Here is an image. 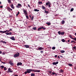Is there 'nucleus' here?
Segmentation results:
<instances>
[{
    "label": "nucleus",
    "instance_id": "64",
    "mask_svg": "<svg viewBox=\"0 0 76 76\" xmlns=\"http://www.w3.org/2000/svg\"><path fill=\"white\" fill-rule=\"evenodd\" d=\"M58 58H60V56H58Z\"/></svg>",
    "mask_w": 76,
    "mask_h": 76
},
{
    "label": "nucleus",
    "instance_id": "57",
    "mask_svg": "<svg viewBox=\"0 0 76 76\" xmlns=\"http://www.w3.org/2000/svg\"><path fill=\"white\" fill-rule=\"evenodd\" d=\"M48 6H49V7H50V4H49Z\"/></svg>",
    "mask_w": 76,
    "mask_h": 76
},
{
    "label": "nucleus",
    "instance_id": "9",
    "mask_svg": "<svg viewBox=\"0 0 76 76\" xmlns=\"http://www.w3.org/2000/svg\"><path fill=\"white\" fill-rule=\"evenodd\" d=\"M27 72L28 73H31V72L30 69H27Z\"/></svg>",
    "mask_w": 76,
    "mask_h": 76
},
{
    "label": "nucleus",
    "instance_id": "53",
    "mask_svg": "<svg viewBox=\"0 0 76 76\" xmlns=\"http://www.w3.org/2000/svg\"><path fill=\"white\" fill-rule=\"evenodd\" d=\"M60 57H61L62 58H63V56L61 55L60 56Z\"/></svg>",
    "mask_w": 76,
    "mask_h": 76
},
{
    "label": "nucleus",
    "instance_id": "34",
    "mask_svg": "<svg viewBox=\"0 0 76 76\" xmlns=\"http://www.w3.org/2000/svg\"><path fill=\"white\" fill-rule=\"evenodd\" d=\"M39 4H42V2L41 1H39L38 2Z\"/></svg>",
    "mask_w": 76,
    "mask_h": 76
},
{
    "label": "nucleus",
    "instance_id": "18",
    "mask_svg": "<svg viewBox=\"0 0 76 76\" xmlns=\"http://www.w3.org/2000/svg\"><path fill=\"white\" fill-rule=\"evenodd\" d=\"M73 50H76V47L74 46L72 48Z\"/></svg>",
    "mask_w": 76,
    "mask_h": 76
},
{
    "label": "nucleus",
    "instance_id": "63",
    "mask_svg": "<svg viewBox=\"0 0 76 76\" xmlns=\"http://www.w3.org/2000/svg\"><path fill=\"white\" fill-rule=\"evenodd\" d=\"M75 35H76V33H75Z\"/></svg>",
    "mask_w": 76,
    "mask_h": 76
},
{
    "label": "nucleus",
    "instance_id": "58",
    "mask_svg": "<svg viewBox=\"0 0 76 76\" xmlns=\"http://www.w3.org/2000/svg\"><path fill=\"white\" fill-rule=\"evenodd\" d=\"M68 42H70V40H68Z\"/></svg>",
    "mask_w": 76,
    "mask_h": 76
},
{
    "label": "nucleus",
    "instance_id": "4",
    "mask_svg": "<svg viewBox=\"0 0 76 76\" xmlns=\"http://www.w3.org/2000/svg\"><path fill=\"white\" fill-rule=\"evenodd\" d=\"M19 53H18V54L17 53H15L14 55V57L15 58H16V57H19Z\"/></svg>",
    "mask_w": 76,
    "mask_h": 76
},
{
    "label": "nucleus",
    "instance_id": "40",
    "mask_svg": "<svg viewBox=\"0 0 76 76\" xmlns=\"http://www.w3.org/2000/svg\"><path fill=\"white\" fill-rule=\"evenodd\" d=\"M34 16H33L31 18V20H33V19H34Z\"/></svg>",
    "mask_w": 76,
    "mask_h": 76
},
{
    "label": "nucleus",
    "instance_id": "15",
    "mask_svg": "<svg viewBox=\"0 0 76 76\" xmlns=\"http://www.w3.org/2000/svg\"><path fill=\"white\" fill-rule=\"evenodd\" d=\"M6 31H0V32H1V33H2L3 34H4V33H6Z\"/></svg>",
    "mask_w": 76,
    "mask_h": 76
},
{
    "label": "nucleus",
    "instance_id": "54",
    "mask_svg": "<svg viewBox=\"0 0 76 76\" xmlns=\"http://www.w3.org/2000/svg\"><path fill=\"white\" fill-rule=\"evenodd\" d=\"M55 58L57 57V55H55Z\"/></svg>",
    "mask_w": 76,
    "mask_h": 76
},
{
    "label": "nucleus",
    "instance_id": "37",
    "mask_svg": "<svg viewBox=\"0 0 76 76\" xmlns=\"http://www.w3.org/2000/svg\"><path fill=\"white\" fill-rule=\"evenodd\" d=\"M36 27H34L32 28V29H33L34 30H36Z\"/></svg>",
    "mask_w": 76,
    "mask_h": 76
},
{
    "label": "nucleus",
    "instance_id": "62",
    "mask_svg": "<svg viewBox=\"0 0 76 76\" xmlns=\"http://www.w3.org/2000/svg\"><path fill=\"white\" fill-rule=\"evenodd\" d=\"M2 63H3V64H5V62H2Z\"/></svg>",
    "mask_w": 76,
    "mask_h": 76
},
{
    "label": "nucleus",
    "instance_id": "52",
    "mask_svg": "<svg viewBox=\"0 0 76 76\" xmlns=\"http://www.w3.org/2000/svg\"><path fill=\"white\" fill-rule=\"evenodd\" d=\"M0 8H3V6H0Z\"/></svg>",
    "mask_w": 76,
    "mask_h": 76
},
{
    "label": "nucleus",
    "instance_id": "47",
    "mask_svg": "<svg viewBox=\"0 0 76 76\" xmlns=\"http://www.w3.org/2000/svg\"><path fill=\"white\" fill-rule=\"evenodd\" d=\"M71 42H72H72H74V43H75V41H73V40L72 41H71Z\"/></svg>",
    "mask_w": 76,
    "mask_h": 76
},
{
    "label": "nucleus",
    "instance_id": "30",
    "mask_svg": "<svg viewBox=\"0 0 76 76\" xmlns=\"http://www.w3.org/2000/svg\"><path fill=\"white\" fill-rule=\"evenodd\" d=\"M7 1L9 3H11V1H10V0H8Z\"/></svg>",
    "mask_w": 76,
    "mask_h": 76
},
{
    "label": "nucleus",
    "instance_id": "24",
    "mask_svg": "<svg viewBox=\"0 0 76 76\" xmlns=\"http://www.w3.org/2000/svg\"><path fill=\"white\" fill-rule=\"evenodd\" d=\"M18 6H20L21 7H22V5H21V4H18Z\"/></svg>",
    "mask_w": 76,
    "mask_h": 76
},
{
    "label": "nucleus",
    "instance_id": "46",
    "mask_svg": "<svg viewBox=\"0 0 76 76\" xmlns=\"http://www.w3.org/2000/svg\"><path fill=\"white\" fill-rule=\"evenodd\" d=\"M27 73H28V72H24V74H25V75H26V74H27Z\"/></svg>",
    "mask_w": 76,
    "mask_h": 76
},
{
    "label": "nucleus",
    "instance_id": "36",
    "mask_svg": "<svg viewBox=\"0 0 76 76\" xmlns=\"http://www.w3.org/2000/svg\"><path fill=\"white\" fill-rule=\"evenodd\" d=\"M25 16L26 18H27L28 19H29V17H28V16H27L26 15H25Z\"/></svg>",
    "mask_w": 76,
    "mask_h": 76
},
{
    "label": "nucleus",
    "instance_id": "17",
    "mask_svg": "<svg viewBox=\"0 0 76 76\" xmlns=\"http://www.w3.org/2000/svg\"><path fill=\"white\" fill-rule=\"evenodd\" d=\"M1 42H2L3 44H6V42L5 41H3V40H1Z\"/></svg>",
    "mask_w": 76,
    "mask_h": 76
},
{
    "label": "nucleus",
    "instance_id": "38",
    "mask_svg": "<svg viewBox=\"0 0 76 76\" xmlns=\"http://www.w3.org/2000/svg\"><path fill=\"white\" fill-rule=\"evenodd\" d=\"M61 41L62 42H64L65 41V40H64V39H62Z\"/></svg>",
    "mask_w": 76,
    "mask_h": 76
},
{
    "label": "nucleus",
    "instance_id": "42",
    "mask_svg": "<svg viewBox=\"0 0 76 76\" xmlns=\"http://www.w3.org/2000/svg\"><path fill=\"white\" fill-rule=\"evenodd\" d=\"M7 70V68L6 67H4V70Z\"/></svg>",
    "mask_w": 76,
    "mask_h": 76
},
{
    "label": "nucleus",
    "instance_id": "55",
    "mask_svg": "<svg viewBox=\"0 0 76 76\" xmlns=\"http://www.w3.org/2000/svg\"><path fill=\"white\" fill-rule=\"evenodd\" d=\"M2 53V52L1 51H0V54H1Z\"/></svg>",
    "mask_w": 76,
    "mask_h": 76
},
{
    "label": "nucleus",
    "instance_id": "26",
    "mask_svg": "<svg viewBox=\"0 0 76 76\" xmlns=\"http://www.w3.org/2000/svg\"><path fill=\"white\" fill-rule=\"evenodd\" d=\"M65 22L64 20H63L61 21V23L62 24H64V23H65Z\"/></svg>",
    "mask_w": 76,
    "mask_h": 76
},
{
    "label": "nucleus",
    "instance_id": "3",
    "mask_svg": "<svg viewBox=\"0 0 76 76\" xmlns=\"http://www.w3.org/2000/svg\"><path fill=\"white\" fill-rule=\"evenodd\" d=\"M58 34L59 35H64V32H61L60 31H59L58 32Z\"/></svg>",
    "mask_w": 76,
    "mask_h": 76
},
{
    "label": "nucleus",
    "instance_id": "25",
    "mask_svg": "<svg viewBox=\"0 0 76 76\" xmlns=\"http://www.w3.org/2000/svg\"><path fill=\"white\" fill-rule=\"evenodd\" d=\"M41 29H42V27H39L38 28V31H39V30H41Z\"/></svg>",
    "mask_w": 76,
    "mask_h": 76
},
{
    "label": "nucleus",
    "instance_id": "43",
    "mask_svg": "<svg viewBox=\"0 0 76 76\" xmlns=\"http://www.w3.org/2000/svg\"><path fill=\"white\" fill-rule=\"evenodd\" d=\"M10 73H12L13 72V71H12L10 70L9 72Z\"/></svg>",
    "mask_w": 76,
    "mask_h": 76
},
{
    "label": "nucleus",
    "instance_id": "13",
    "mask_svg": "<svg viewBox=\"0 0 76 76\" xmlns=\"http://www.w3.org/2000/svg\"><path fill=\"white\" fill-rule=\"evenodd\" d=\"M38 49L39 50H42V49H43V48L42 47H40L38 48Z\"/></svg>",
    "mask_w": 76,
    "mask_h": 76
},
{
    "label": "nucleus",
    "instance_id": "12",
    "mask_svg": "<svg viewBox=\"0 0 76 76\" xmlns=\"http://www.w3.org/2000/svg\"><path fill=\"white\" fill-rule=\"evenodd\" d=\"M25 48H29V46L28 45H25Z\"/></svg>",
    "mask_w": 76,
    "mask_h": 76
},
{
    "label": "nucleus",
    "instance_id": "2",
    "mask_svg": "<svg viewBox=\"0 0 76 76\" xmlns=\"http://www.w3.org/2000/svg\"><path fill=\"white\" fill-rule=\"evenodd\" d=\"M23 14H25V15H28V12H27V10H26L24 9V8L23 9Z\"/></svg>",
    "mask_w": 76,
    "mask_h": 76
},
{
    "label": "nucleus",
    "instance_id": "21",
    "mask_svg": "<svg viewBox=\"0 0 76 76\" xmlns=\"http://www.w3.org/2000/svg\"><path fill=\"white\" fill-rule=\"evenodd\" d=\"M41 27H42V29H43V30H45V29H46V28H45L43 26H42Z\"/></svg>",
    "mask_w": 76,
    "mask_h": 76
},
{
    "label": "nucleus",
    "instance_id": "29",
    "mask_svg": "<svg viewBox=\"0 0 76 76\" xmlns=\"http://www.w3.org/2000/svg\"><path fill=\"white\" fill-rule=\"evenodd\" d=\"M31 76H35V74L33 73H31Z\"/></svg>",
    "mask_w": 76,
    "mask_h": 76
},
{
    "label": "nucleus",
    "instance_id": "31",
    "mask_svg": "<svg viewBox=\"0 0 76 76\" xmlns=\"http://www.w3.org/2000/svg\"><path fill=\"white\" fill-rule=\"evenodd\" d=\"M74 9L73 8H71L70 10V12H73Z\"/></svg>",
    "mask_w": 76,
    "mask_h": 76
},
{
    "label": "nucleus",
    "instance_id": "1",
    "mask_svg": "<svg viewBox=\"0 0 76 76\" xmlns=\"http://www.w3.org/2000/svg\"><path fill=\"white\" fill-rule=\"evenodd\" d=\"M31 72H40V70L34 69H30Z\"/></svg>",
    "mask_w": 76,
    "mask_h": 76
},
{
    "label": "nucleus",
    "instance_id": "39",
    "mask_svg": "<svg viewBox=\"0 0 76 76\" xmlns=\"http://www.w3.org/2000/svg\"><path fill=\"white\" fill-rule=\"evenodd\" d=\"M10 31V30H6L5 31L6 32H9Z\"/></svg>",
    "mask_w": 76,
    "mask_h": 76
},
{
    "label": "nucleus",
    "instance_id": "28",
    "mask_svg": "<svg viewBox=\"0 0 76 76\" xmlns=\"http://www.w3.org/2000/svg\"><path fill=\"white\" fill-rule=\"evenodd\" d=\"M46 24H47L48 25H51V23H46Z\"/></svg>",
    "mask_w": 76,
    "mask_h": 76
},
{
    "label": "nucleus",
    "instance_id": "48",
    "mask_svg": "<svg viewBox=\"0 0 76 76\" xmlns=\"http://www.w3.org/2000/svg\"><path fill=\"white\" fill-rule=\"evenodd\" d=\"M28 5L29 7H31V6H30V5H29V4H28Z\"/></svg>",
    "mask_w": 76,
    "mask_h": 76
},
{
    "label": "nucleus",
    "instance_id": "16",
    "mask_svg": "<svg viewBox=\"0 0 76 76\" xmlns=\"http://www.w3.org/2000/svg\"><path fill=\"white\" fill-rule=\"evenodd\" d=\"M64 52H65V51L64 50H61L60 51V53H64Z\"/></svg>",
    "mask_w": 76,
    "mask_h": 76
},
{
    "label": "nucleus",
    "instance_id": "33",
    "mask_svg": "<svg viewBox=\"0 0 76 76\" xmlns=\"http://www.w3.org/2000/svg\"><path fill=\"white\" fill-rule=\"evenodd\" d=\"M0 67H1V69H3V68H4V66H0Z\"/></svg>",
    "mask_w": 76,
    "mask_h": 76
},
{
    "label": "nucleus",
    "instance_id": "32",
    "mask_svg": "<svg viewBox=\"0 0 76 76\" xmlns=\"http://www.w3.org/2000/svg\"><path fill=\"white\" fill-rule=\"evenodd\" d=\"M52 50H55L56 49V47H53L52 48Z\"/></svg>",
    "mask_w": 76,
    "mask_h": 76
},
{
    "label": "nucleus",
    "instance_id": "49",
    "mask_svg": "<svg viewBox=\"0 0 76 76\" xmlns=\"http://www.w3.org/2000/svg\"><path fill=\"white\" fill-rule=\"evenodd\" d=\"M2 54L3 55H4V54H5V53H2Z\"/></svg>",
    "mask_w": 76,
    "mask_h": 76
},
{
    "label": "nucleus",
    "instance_id": "44",
    "mask_svg": "<svg viewBox=\"0 0 76 76\" xmlns=\"http://www.w3.org/2000/svg\"><path fill=\"white\" fill-rule=\"evenodd\" d=\"M19 14V12H18V13L16 14V16H18Z\"/></svg>",
    "mask_w": 76,
    "mask_h": 76
},
{
    "label": "nucleus",
    "instance_id": "50",
    "mask_svg": "<svg viewBox=\"0 0 76 76\" xmlns=\"http://www.w3.org/2000/svg\"><path fill=\"white\" fill-rule=\"evenodd\" d=\"M49 73H50V74H51V71H50L49 72Z\"/></svg>",
    "mask_w": 76,
    "mask_h": 76
},
{
    "label": "nucleus",
    "instance_id": "10",
    "mask_svg": "<svg viewBox=\"0 0 76 76\" xmlns=\"http://www.w3.org/2000/svg\"><path fill=\"white\" fill-rule=\"evenodd\" d=\"M10 39H11L12 40H13L14 41L15 40V37H12L10 38Z\"/></svg>",
    "mask_w": 76,
    "mask_h": 76
},
{
    "label": "nucleus",
    "instance_id": "8",
    "mask_svg": "<svg viewBox=\"0 0 76 76\" xmlns=\"http://www.w3.org/2000/svg\"><path fill=\"white\" fill-rule=\"evenodd\" d=\"M58 63V62L57 61L56 62H53L52 63V64L53 65H55V64H57Z\"/></svg>",
    "mask_w": 76,
    "mask_h": 76
},
{
    "label": "nucleus",
    "instance_id": "35",
    "mask_svg": "<svg viewBox=\"0 0 76 76\" xmlns=\"http://www.w3.org/2000/svg\"><path fill=\"white\" fill-rule=\"evenodd\" d=\"M69 37H70V38H71V39H73V38H72V36L71 35H69Z\"/></svg>",
    "mask_w": 76,
    "mask_h": 76
},
{
    "label": "nucleus",
    "instance_id": "59",
    "mask_svg": "<svg viewBox=\"0 0 76 76\" xmlns=\"http://www.w3.org/2000/svg\"><path fill=\"white\" fill-rule=\"evenodd\" d=\"M15 76H18V75H15Z\"/></svg>",
    "mask_w": 76,
    "mask_h": 76
},
{
    "label": "nucleus",
    "instance_id": "61",
    "mask_svg": "<svg viewBox=\"0 0 76 76\" xmlns=\"http://www.w3.org/2000/svg\"><path fill=\"white\" fill-rule=\"evenodd\" d=\"M10 10H11V11H12V9H10Z\"/></svg>",
    "mask_w": 76,
    "mask_h": 76
},
{
    "label": "nucleus",
    "instance_id": "60",
    "mask_svg": "<svg viewBox=\"0 0 76 76\" xmlns=\"http://www.w3.org/2000/svg\"><path fill=\"white\" fill-rule=\"evenodd\" d=\"M10 31H12V29H10Z\"/></svg>",
    "mask_w": 76,
    "mask_h": 76
},
{
    "label": "nucleus",
    "instance_id": "20",
    "mask_svg": "<svg viewBox=\"0 0 76 76\" xmlns=\"http://www.w3.org/2000/svg\"><path fill=\"white\" fill-rule=\"evenodd\" d=\"M53 75H55L56 76H57V74L56 73H54V72H52Z\"/></svg>",
    "mask_w": 76,
    "mask_h": 76
},
{
    "label": "nucleus",
    "instance_id": "22",
    "mask_svg": "<svg viewBox=\"0 0 76 76\" xmlns=\"http://www.w3.org/2000/svg\"><path fill=\"white\" fill-rule=\"evenodd\" d=\"M45 12L46 14H48V11L46 10H45Z\"/></svg>",
    "mask_w": 76,
    "mask_h": 76
},
{
    "label": "nucleus",
    "instance_id": "51",
    "mask_svg": "<svg viewBox=\"0 0 76 76\" xmlns=\"http://www.w3.org/2000/svg\"><path fill=\"white\" fill-rule=\"evenodd\" d=\"M41 53H43V51H41Z\"/></svg>",
    "mask_w": 76,
    "mask_h": 76
},
{
    "label": "nucleus",
    "instance_id": "14",
    "mask_svg": "<svg viewBox=\"0 0 76 76\" xmlns=\"http://www.w3.org/2000/svg\"><path fill=\"white\" fill-rule=\"evenodd\" d=\"M49 4H50V1H48V2L46 3V6H48Z\"/></svg>",
    "mask_w": 76,
    "mask_h": 76
},
{
    "label": "nucleus",
    "instance_id": "41",
    "mask_svg": "<svg viewBox=\"0 0 76 76\" xmlns=\"http://www.w3.org/2000/svg\"><path fill=\"white\" fill-rule=\"evenodd\" d=\"M72 39H73L75 41H76V38H73Z\"/></svg>",
    "mask_w": 76,
    "mask_h": 76
},
{
    "label": "nucleus",
    "instance_id": "19",
    "mask_svg": "<svg viewBox=\"0 0 76 76\" xmlns=\"http://www.w3.org/2000/svg\"><path fill=\"white\" fill-rule=\"evenodd\" d=\"M34 11H35V12H39V10H38L37 9H35L34 10Z\"/></svg>",
    "mask_w": 76,
    "mask_h": 76
},
{
    "label": "nucleus",
    "instance_id": "11",
    "mask_svg": "<svg viewBox=\"0 0 76 76\" xmlns=\"http://www.w3.org/2000/svg\"><path fill=\"white\" fill-rule=\"evenodd\" d=\"M11 8H12V9H15V7H14L13 6V4H12L11 5Z\"/></svg>",
    "mask_w": 76,
    "mask_h": 76
},
{
    "label": "nucleus",
    "instance_id": "23",
    "mask_svg": "<svg viewBox=\"0 0 76 76\" xmlns=\"http://www.w3.org/2000/svg\"><path fill=\"white\" fill-rule=\"evenodd\" d=\"M42 9H43V10L45 9V7L44 6H42Z\"/></svg>",
    "mask_w": 76,
    "mask_h": 76
},
{
    "label": "nucleus",
    "instance_id": "7",
    "mask_svg": "<svg viewBox=\"0 0 76 76\" xmlns=\"http://www.w3.org/2000/svg\"><path fill=\"white\" fill-rule=\"evenodd\" d=\"M9 64H10V65H11V66H13L14 65L13 63L11 61H9Z\"/></svg>",
    "mask_w": 76,
    "mask_h": 76
},
{
    "label": "nucleus",
    "instance_id": "27",
    "mask_svg": "<svg viewBox=\"0 0 76 76\" xmlns=\"http://www.w3.org/2000/svg\"><path fill=\"white\" fill-rule=\"evenodd\" d=\"M68 66H72L73 65L69 63L68 64Z\"/></svg>",
    "mask_w": 76,
    "mask_h": 76
},
{
    "label": "nucleus",
    "instance_id": "45",
    "mask_svg": "<svg viewBox=\"0 0 76 76\" xmlns=\"http://www.w3.org/2000/svg\"><path fill=\"white\" fill-rule=\"evenodd\" d=\"M11 70V69L10 68H9L8 69V72H9Z\"/></svg>",
    "mask_w": 76,
    "mask_h": 76
},
{
    "label": "nucleus",
    "instance_id": "56",
    "mask_svg": "<svg viewBox=\"0 0 76 76\" xmlns=\"http://www.w3.org/2000/svg\"><path fill=\"white\" fill-rule=\"evenodd\" d=\"M16 7H17V8H19V6H17Z\"/></svg>",
    "mask_w": 76,
    "mask_h": 76
},
{
    "label": "nucleus",
    "instance_id": "6",
    "mask_svg": "<svg viewBox=\"0 0 76 76\" xmlns=\"http://www.w3.org/2000/svg\"><path fill=\"white\" fill-rule=\"evenodd\" d=\"M6 34L7 35H12V32H10L9 33L7 32L6 33Z\"/></svg>",
    "mask_w": 76,
    "mask_h": 76
},
{
    "label": "nucleus",
    "instance_id": "5",
    "mask_svg": "<svg viewBox=\"0 0 76 76\" xmlns=\"http://www.w3.org/2000/svg\"><path fill=\"white\" fill-rule=\"evenodd\" d=\"M22 64V63L20 62H18L17 63V66H21Z\"/></svg>",
    "mask_w": 76,
    "mask_h": 76
}]
</instances>
